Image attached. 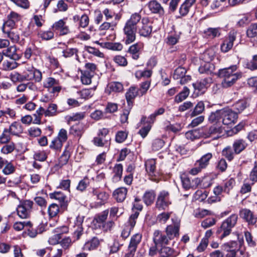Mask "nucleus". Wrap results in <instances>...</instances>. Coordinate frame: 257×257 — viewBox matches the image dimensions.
I'll use <instances>...</instances> for the list:
<instances>
[{"instance_id":"obj_1","label":"nucleus","mask_w":257,"mask_h":257,"mask_svg":"<svg viewBox=\"0 0 257 257\" xmlns=\"http://www.w3.org/2000/svg\"><path fill=\"white\" fill-rule=\"evenodd\" d=\"M141 18V15L139 13H135L131 16L130 19L126 22L123 28V32L125 36V43L126 44L132 43L136 40L137 24L142 20Z\"/></svg>"},{"instance_id":"obj_2","label":"nucleus","mask_w":257,"mask_h":257,"mask_svg":"<svg viewBox=\"0 0 257 257\" xmlns=\"http://www.w3.org/2000/svg\"><path fill=\"white\" fill-rule=\"evenodd\" d=\"M237 118L236 112L230 109H224L211 113L209 120L213 123L217 121L222 122L224 125H229L234 123Z\"/></svg>"},{"instance_id":"obj_3","label":"nucleus","mask_w":257,"mask_h":257,"mask_svg":"<svg viewBox=\"0 0 257 257\" xmlns=\"http://www.w3.org/2000/svg\"><path fill=\"white\" fill-rule=\"evenodd\" d=\"M237 66L233 65L228 68L219 71V76L222 79L221 85L224 88H228L233 85L242 76L241 72H236Z\"/></svg>"},{"instance_id":"obj_4","label":"nucleus","mask_w":257,"mask_h":257,"mask_svg":"<svg viewBox=\"0 0 257 257\" xmlns=\"http://www.w3.org/2000/svg\"><path fill=\"white\" fill-rule=\"evenodd\" d=\"M237 219V215L234 214L222 222L220 227L217 231V233L220 235V239L223 238L230 233L232 228L236 223Z\"/></svg>"},{"instance_id":"obj_5","label":"nucleus","mask_w":257,"mask_h":257,"mask_svg":"<svg viewBox=\"0 0 257 257\" xmlns=\"http://www.w3.org/2000/svg\"><path fill=\"white\" fill-rule=\"evenodd\" d=\"M33 206V201L29 200L21 202L17 208L18 215L21 218H29L31 215Z\"/></svg>"},{"instance_id":"obj_6","label":"nucleus","mask_w":257,"mask_h":257,"mask_svg":"<svg viewBox=\"0 0 257 257\" xmlns=\"http://www.w3.org/2000/svg\"><path fill=\"white\" fill-rule=\"evenodd\" d=\"M88 195L93 199L96 200L98 203L103 204L107 202L109 195L106 192L101 190L98 188H91Z\"/></svg>"},{"instance_id":"obj_7","label":"nucleus","mask_w":257,"mask_h":257,"mask_svg":"<svg viewBox=\"0 0 257 257\" xmlns=\"http://www.w3.org/2000/svg\"><path fill=\"white\" fill-rule=\"evenodd\" d=\"M43 86L47 89L50 93L55 94L59 93L61 90L59 81L53 77H47L43 81Z\"/></svg>"},{"instance_id":"obj_8","label":"nucleus","mask_w":257,"mask_h":257,"mask_svg":"<svg viewBox=\"0 0 257 257\" xmlns=\"http://www.w3.org/2000/svg\"><path fill=\"white\" fill-rule=\"evenodd\" d=\"M27 71L23 73L25 80H34L37 82H40L42 79V73L38 70L32 66L26 68Z\"/></svg>"},{"instance_id":"obj_9","label":"nucleus","mask_w":257,"mask_h":257,"mask_svg":"<svg viewBox=\"0 0 257 257\" xmlns=\"http://www.w3.org/2000/svg\"><path fill=\"white\" fill-rule=\"evenodd\" d=\"M171 204L169 193L168 191L163 190L158 195L156 206L160 209H166Z\"/></svg>"},{"instance_id":"obj_10","label":"nucleus","mask_w":257,"mask_h":257,"mask_svg":"<svg viewBox=\"0 0 257 257\" xmlns=\"http://www.w3.org/2000/svg\"><path fill=\"white\" fill-rule=\"evenodd\" d=\"M237 32L233 30L229 32L228 36L225 38L221 45V50L226 53L228 52L233 47V42L236 39Z\"/></svg>"},{"instance_id":"obj_11","label":"nucleus","mask_w":257,"mask_h":257,"mask_svg":"<svg viewBox=\"0 0 257 257\" xmlns=\"http://www.w3.org/2000/svg\"><path fill=\"white\" fill-rule=\"evenodd\" d=\"M139 215V212L136 211L130 216L127 222V226H126L121 232V236L123 238H126L130 235L131 230L134 228L136 223V220Z\"/></svg>"},{"instance_id":"obj_12","label":"nucleus","mask_w":257,"mask_h":257,"mask_svg":"<svg viewBox=\"0 0 257 257\" xmlns=\"http://www.w3.org/2000/svg\"><path fill=\"white\" fill-rule=\"evenodd\" d=\"M211 82V79L210 77L206 78L197 81L193 84V86L196 91L197 95L203 94L205 91L206 89L209 86Z\"/></svg>"},{"instance_id":"obj_13","label":"nucleus","mask_w":257,"mask_h":257,"mask_svg":"<svg viewBox=\"0 0 257 257\" xmlns=\"http://www.w3.org/2000/svg\"><path fill=\"white\" fill-rule=\"evenodd\" d=\"M169 239L166 235L163 234L159 230H155L153 234L154 243L158 244V246H163L169 244Z\"/></svg>"},{"instance_id":"obj_14","label":"nucleus","mask_w":257,"mask_h":257,"mask_svg":"<svg viewBox=\"0 0 257 257\" xmlns=\"http://www.w3.org/2000/svg\"><path fill=\"white\" fill-rule=\"evenodd\" d=\"M156 161L154 159H149L145 163L146 170L150 179L153 181H156V177L157 176L158 173L156 172Z\"/></svg>"},{"instance_id":"obj_15","label":"nucleus","mask_w":257,"mask_h":257,"mask_svg":"<svg viewBox=\"0 0 257 257\" xmlns=\"http://www.w3.org/2000/svg\"><path fill=\"white\" fill-rule=\"evenodd\" d=\"M142 27L139 29V33L140 35L144 37L149 36L152 31V26L151 23L148 18H143L142 19Z\"/></svg>"},{"instance_id":"obj_16","label":"nucleus","mask_w":257,"mask_h":257,"mask_svg":"<svg viewBox=\"0 0 257 257\" xmlns=\"http://www.w3.org/2000/svg\"><path fill=\"white\" fill-rule=\"evenodd\" d=\"M83 222V217L78 216L74 222L73 237L75 240H78L80 238V236L83 233V228L82 227V223Z\"/></svg>"},{"instance_id":"obj_17","label":"nucleus","mask_w":257,"mask_h":257,"mask_svg":"<svg viewBox=\"0 0 257 257\" xmlns=\"http://www.w3.org/2000/svg\"><path fill=\"white\" fill-rule=\"evenodd\" d=\"M54 31L57 32L60 35H66L69 33V29L66 23L63 20L55 22L52 26Z\"/></svg>"},{"instance_id":"obj_18","label":"nucleus","mask_w":257,"mask_h":257,"mask_svg":"<svg viewBox=\"0 0 257 257\" xmlns=\"http://www.w3.org/2000/svg\"><path fill=\"white\" fill-rule=\"evenodd\" d=\"M179 223H176L167 226L166 228V235L170 240L173 239L175 237L179 236Z\"/></svg>"},{"instance_id":"obj_19","label":"nucleus","mask_w":257,"mask_h":257,"mask_svg":"<svg viewBox=\"0 0 257 257\" xmlns=\"http://www.w3.org/2000/svg\"><path fill=\"white\" fill-rule=\"evenodd\" d=\"M180 179L181 180L182 186L185 189L195 187L200 182V180L198 179H195L192 181H191L189 177L185 173L181 174Z\"/></svg>"},{"instance_id":"obj_20","label":"nucleus","mask_w":257,"mask_h":257,"mask_svg":"<svg viewBox=\"0 0 257 257\" xmlns=\"http://www.w3.org/2000/svg\"><path fill=\"white\" fill-rule=\"evenodd\" d=\"M123 86L119 82H111L109 83L105 89V92L110 94L111 92H119L123 90Z\"/></svg>"},{"instance_id":"obj_21","label":"nucleus","mask_w":257,"mask_h":257,"mask_svg":"<svg viewBox=\"0 0 257 257\" xmlns=\"http://www.w3.org/2000/svg\"><path fill=\"white\" fill-rule=\"evenodd\" d=\"M3 54L14 60H18L21 58V55L18 53L15 46H12L3 50Z\"/></svg>"},{"instance_id":"obj_22","label":"nucleus","mask_w":257,"mask_h":257,"mask_svg":"<svg viewBox=\"0 0 257 257\" xmlns=\"http://www.w3.org/2000/svg\"><path fill=\"white\" fill-rule=\"evenodd\" d=\"M240 216L250 224H254L256 221V218L249 209H243L241 210L240 211Z\"/></svg>"},{"instance_id":"obj_23","label":"nucleus","mask_w":257,"mask_h":257,"mask_svg":"<svg viewBox=\"0 0 257 257\" xmlns=\"http://www.w3.org/2000/svg\"><path fill=\"white\" fill-rule=\"evenodd\" d=\"M127 189L125 187H120L116 190L113 193V196L114 199L119 202H123L126 196Z\"/></svg>"},{"instance_id":"obj_24","label":"nucleus","mask_w":257,"mask_h":257,"mask_svg":"<svg viewBox=\"0 0 257 257\" xmlns=\"http://www.w3.org/2000/svg\"><path fill=\"white\" fill-rule=\"evenodd\" d=\"M84 132L82 124L77 123L71 126L69 129V134L80 139Z\"/></svg>"},{"instance_id":"obj_25","label":"nucleus","mask_w":257,"mask_h":257,"mask_svg":"<svg viewBox=\"0 0 257 257\" xmlns=\"http://www.w3.org/2000/svg\"><path fill=\"white\" fill-rule=\"evenodd\" d=\"M148 7L152 13L163 15L164 9L161 4L155 0L151 1L148 4Z\"/></svg>"},{"instance_id":"obj_26","label":"nucleus","mask_w":257,"mask_h":257,"mask_svg":"<svg viewBox=\"0 0 257 257\" xmlns=\"http://www.w3.org/2000/svg\"><path fill=\"white\" fill-rule=\"evenodd\" d=\"M196 0H186L180 6L179 13L181 16H185L189 13L190 8L194 4Z\"/></svg>"},{"instance_id":"obj_27","label":"nucleus","mask_w":257,"mask_h":257,"mask_svg":"<svg viewBox=\"0 0 257 257\" xmlns=\"http://www.w3.org/2000/svg\"><path fill=\"white\" fill-rule=\"evenodd\" d=\"M100 244L98 238L94 237L84 244L83 249L86 250H92L96 249Z\"/></svg>"},{"instance_id":"obj_28","label":"nucleus","mask_w":257,"mask_h":257,"mask_svg":"<svg viewBox=\"0 0 257 257\" xmlns=\"http://www.w3.org/2000/svg\"><path fill=\"white\" fill-rule=\"evenodd\" d=\"M221 29L220 28H209L204 31L205 37L214 38L219 37L221 35Z\"/></svg>"},{"instance_id":"obj_29","label":"nucleus","mask_w":257,"mask_h":257,"mask_svg":"<svg viewBox=\"0 0 257 257\" xmlns=\"http://www.w3.org/2000/svg\"><path fill=\"white\" fill-rule=\"evenodd\" d=\"M143 47V44L142 43H137L130 46L128 52L132 55L134 59L137 60L139 58V52Z\"/></svg>"},{"instance_id":"obj_30","label":"nucleus","mask_w":257,"mask_h":257,"mask_svg":"<svg viewBox=\"0 0 257 257\" xmlns=\"http://www.w3.org/2000/svg\"><path fill=\"white\" fill-rule=\"evenodd\" d=\"M140 95L139 89L135 86H131L125 94V97L128 104L132 102L133 100L138 95Z\"/></svg>"},{"instance_id":"obj_31","label":"nucleus","mask_w":257,"mask_h":257,"mask_svg":"<svg viewBox=\"0 0 257 257\" xmlns=\"http://www.w3.org/2000/svg\"><path fill=\"white\" fill-rule=\"evenodd\" d=\"M122 171L123 167L121 164H117L114 166L113 169V173L114 174L112 177L113 182H117L121 179Z\"/></svg>"},{"instance_id":"obj_32","label":"nucleus","mask_w":257,"mask_h":257,"mask_svg":"<svg viewBox=\"0 0 257 257\" xmlns=\"http://www.w3.org/2000/svg\"><path fill=\"white\" fill-rule=\"evenodd\" d=\"M215 51L213 48H210L205 50L200 56L201 59L204 62L210 63L214 57Z\"/></svg>"},{"instance_id":"obj_33","label":"nucleus","mask_w":257,"mask_h":257,"mask_svg":"<svg viewBox=\"0 0 257 257\" xmlns=\"http://www.w3.org/2000/svg\"><path fill=\"white\" fill-rule=\"evenodd\" d=\"M247 146V144L243 140H237L234 141L233 148L235 154H238L243 151Z\"/></svg>"},{"instance_id":"obj_34","label":"nucleus","mask_w":257,"mask_h":257,"mask_svg":"<svg viewBox=\"0 0 257 257\" xmlns=\"http://www.w3.org/2000/svg\"><path fill=\"white\" fill-rule=\"evenodd\" d=\"M8 130L12 136H17L23 132L21 124L17 122H13Z\"/></svg>"},{"instance_id":"obj_35","label":"nucleus","mask_w":257,"mask_h":257,"mask_svg":"<svg viewBox=\"0 0 257 257\" xmlns=\"http://www.w3.org/2000/svg\"><path fill=\"white\" fill-rule=\"evenodd\" d=\"M212 157V154L211 153H207L196 161L197 165H199L203 169L205 168L209 164V160Z\"/></svg>"},{"instance_id":"obj_36","label":"nucleus","mask_w":257,"mask_h":257,"mask_svg":"<svg viewBox=\"0 0 257 257\" xmlns=\"http://www.w3.org/2000/svg\"><path fill=\"white\" fill-rule=\"evenodd\" d=\"M12 136L8 128H4L2 132L0 133V144H7L9 143L11 140Z\"/></svg>"},{"instance_id":"obj_37","label":"nucleus","mask_w":257,"mask_h":257,"mask_svg":"<svg viewBox=\"0 0 257 257\" xmlns=\"http://www.w3.org/2000/svg\"><path fill=\"white\" fill-rule=\"evenodd\" d=\"M159 252L161 257H173L176 255L173 249L166 245L161 246Z\"/></svg>"},{"instance_id":"obj_38","label":"nucleus","mask_w":257,"mask_h":257,"mask_svg":"<svg viewBox=\"0 0 257 257\" xmlns=\"http://www.w3.org/2000/svg\"><path fill=\"white\" fill-rule=\"evenodd\" d=\"M101 46L113 51H121L123 48L122 45L120 43L105 42L102 43Z\"/></svg>"},{"instance_id":"obj_39","label":"nucleus","mask_w":257,"mask_h":257,"mask_svg":"<svg viewBox=\"0 0 257 257\" xmlns=\"http://www.w3.org/2000/svg\"><path fill=\"white\" fill-rule=\"evenodd\" d=\"M216 123L211 125L209 129V134L210 135H220L223 131V128L220 125V122L215 121Z\"/></svg>"},{"instance_id":"obj_40","label":"nucleus","mask_w":257,"mask_h":257,"mask_svg":"<svg viewBox=\"0 0 257 257\" xmlns=\"http://www.w3.org/2000/svg\"><path fill=\"white\" fill-rule=\"evenodd\" d=\"M155 196L154 191H147L143 196V200L145 204L147 205H151L154 202Z\"/></svg>"},{"instance_id":"obj_41","label":"nucleus","mask_w":257,"mask_h":257,"mask_svg":"<svg viewBox=\"0 0 257 257\" xmlns=\"http://www.w3.org/2000/svg\"><path fill=\"white\" fill-rule=\"evenodd\" d=\"M59 212V206L56 203L51 204L48 208V213L50 218L56 217Z\"/></svg>"},{"instance_id":"obj_42","label":"nucleus","mask_w":257,"mask_h":257,"mask_svg":"<svg viewBox=\"0 0 257 257\" xmlns=\"http://www.w3.org/2000/svg\"><path fill=\"white\" fill-rule=\"evenodd\" d=\"M189 93V89L185 86L183 90L175 96V101L177 103L181 102L188 97Z\"/></svg>"},{"instance_id":"obj_43","label":"nucleus","mask_w":257,"mask_h":257,"mask_svg":"<svg viewBox=\"0 0 257 257\" xmlns=\"http://www.w3.org/2000/svg\"><path fill=\"white\" fill-rule=\"evenodd\" d=\"M70 152L69 150H65L59 159L58 166L60 167L66 165L70 158Z\"/></svg>"},{"instance_id":"obj_44","label":"nucleus","mask_w":257,"mask_h":257,"mask_svg":"<svg viewBox=\"0 0 257 257\" xmlns=\"http://www.w3.org/2000/svg\"><path fill=\"white\" fill-rule=\"evenodd\" d=\"M142 235L140 233H136L134 235L131 239L129 244L130 246L137 249L138 244L140 243L142 239Z\"/></svg>"},{"instance_id":"obj_45","label":"nucleus","mask_w":257,"mask_h":257,"mask_svg":"<svg viewBox=\"0 0 257 257\" xmlns=\"http://www.w3.org/2000/svg\"><path fill=\"white\" fill-rule=\"evenodd\" d=\"M92 76L93 74H91V72L87 70H85L83 72H82V75L81 77L82 83L85 85L90 84Z\"/></svg>"},{"instance_id":"obj_46","label":"nucleus","mask_w":257,"mask_h":257,"mask_svg":"<svg viewBox=\"0 0 257 257\" xmlns=\"http://www.w3.org/2000/svg\"><path fill=\"white\" fill-rule=\"evenodd\" d=\"M18 65L15 61H5L2 65V69L5 71H10L16 68Z\"/></svg>"},{"instance_id":"obj_47","label":"nucleus","mask_w":257,"mask_h":257,"mask_svg":"<svg viewBox=\"0 0 257 257\" xmlns=\"http://www.w3.org/2000/svg\"><path fill=\"white\" fill-rule=\"evenodd\" d=\"M234 151L233 152L231 148L229 146L226 147L223 149L222 155L226 158L228 161H231L234 158Z\"/></svg>"},{"instance_id":"obj_48","label":"nucleus","mask_w":257,"mask_h":257,"mask_svg":"<svg viewBox=\"0 0 257 257\" xmlns=\"http://www.w3.org/2000/svg\"><path fill=\"white\" fill-rule=\"evenodd\" d=\"M247 106V103L245 100H239L236 102L233 106V109L238 112H240L243 110Z\"/></svg>"},{"instance_id":"obj_49","label":"nucleus","mask_w":257,"mask_h":257,"mask_svg":"<svg viewBox=\"0 0 257 257\" xmlns=\"http://www.w3.org/2000/svg\"><path fill=\"white\" fill-rule=\"evenodd\" d=\"M113 61L118 66L125 67L127 65V61L124 56L116 55L113 58Z\"/></svg>"},{"instance_id":"obj_50","label":"nucleus","mask_w":257,"mask_h":257,"mask_svg":"<svg viewBox=\"0 0 257 257\" xmlns=\"http://www.w3.org/2000/svg\"><path fill=\"white\" fill-rule=\"evenodd\" d=\"M110 139H104L101 137L98 136V137H95L93 140V143L94 145L97 147H103L105 145H107Z\"/></svg>"},{"instance_id":"obj_51","label":"nucleus","mask_w":257,"mask_h":257,"mask_svg":"<svg viewBox=\"0 0 257 257\" xmlns=\"http://www.w3.org/2000/svg\"><path fill=\"white\" fill-rule=\"evenodd\" d=\"M246 35L249 38H253L257 36V23L252 24L249 26L246 31Z\"/></svg>"},{"instance_id":"obj_52","label":"nucleus","mask_w":257,"mask_h":257,"mask_svg":"<svg viewBox=\"0 0 257 257\" xmlns=\"http://www.w3.org/2000/svg\"><path fill=\"white\" fill-rule=\"evenodd\" d=\"M8 34V37L14 43L19 42L20 40V35L16 30H11L8 32H5Z\"/></svg>"},{"instance_id":"obj_53","label":"nucleus","mask_w":257,"mask_h":257,"mask_svg":"<svg viewBox=\"0 0 257 257\" xmlns=\"http://www.w3.org/2000/svg\"><path fill=\"white\" fill-rule=\"evenodd\" d=\"M15 149V145L14 143H8L4 146L1 150L2 154H8L13 152Z\"/></svg>"},{"instance_id":"obj_54","label":"nucleus","mask_w":257,"mask_h":257,"mask_svg":"<svg viewBox=\"0 0 257 257\" xmlns=\"http://www.w3.org/2000/svg\"><path fill=\"white\" fill-rule=\"evenodd\" d=\"M24 75L21 74L17 72L12 73L10 75V78L14 83L25 81Z\"/></svg>"},{"instance_id":"obj_55","label":"nucleus","mask_w":257,"mask_h":257,"mask_svg":"<svg viewBox=\"0 0 257 257\" xmlns=\"http://www.w3.org/2000/svg\"><path fill=\"white\" fill-rule=\"evenodd\" d=\"M205 108L204 104L202 101L199 102L195 107L194 110L191 113L192 116H195L202 113Z\"/></svg>"},{"instance_id":"obj_56","label":"nucleus","mask_w":257,"mask_h":257,"mask_svg":"<svg viewBox=\"0 0 257 257\" xmlns=\"http://www.w3.org/2000/svg\"><path fill=\"white\" fill-rule=\"evenodd\" d=\"M186 73V70L184 68L182 67H179L175 70L173 74V78L175 79H180L185 76Z\"/></svg>"},{"instance_id":"obj_57","label":"nucleus","mask_w":257,"mask_h":257,"mask_svg":"<svg viewBox=\"0 0 257 257\" xmlns=\"http://www.w3.org/2000/svg\"><path fill=\"white\" fill-rule=\"evenodd\" d=\"M212 68L213 66L210 63L205 62L200 66L198 70L200 73H209L212 71Z\"/></svg>"},{"instance_id":"obj_58","label":"nucleus","mask_w":257,"mask_h":257,"mask_svg":"<svg viewBox=\"0 0 257 257\" xmlns=\"http://www.w3.org/2000/svg\"><path fill=\"white\" fill-rule=\"evenodd\" d=\"M57 106L55 104H50L45 112L46 116H52L56 114Z\"/></svg>"},{"instance_id":"obj_59","label":"nucleus","mask_w":257,"mask_h":257,"mask_svg":"<svg viewBox=\"0 0 257 257\" xmlns=\"http://www.w3.org/2000/svg\"><path fill=\"white\" fill-rule=\"evenodd\" d=\"M6 166L3 170V172L5 175H10L13 173L15 170L14 166L10 162L5 161Z\"/></svg>"},{"instance_id":"obj_60","label":"nucleus","mask_w":257,"mask_h":257,"mask_svg":"<svg viewBox=\"0 0 257 257\" xmlns=\"http://www.w3.org/2000/svg\"><path fill=\"white\" fill-rule=\"evenodd\" d=\"M151 81H146L141 83L140 88L139 89V92L141 96L146 93L147 91L150 87Z\"/></svg>"},{"instance_id":"obj_61","label":"nucleus","mask_w":257,"mask_h":257,"mask_svg":"<svg viewBox=\"0 0 257 257\" xmlns=\"http://www.w3.org/2000/svg\"><path fill=\"white\" fill-rule=\"evenodd\" d=\"M94 89H84L82 90L80 92V95L82 98L84 99H88L91 97L94 94Z\"/></svg>"},{"instance_id":"obj_62","label":"nucleus","mask_w":257,"mask_h":257,"mask_svg":"<svg viewBox=\"0 0 257 257\" xmlns=\"http://www.w3.org/2000/svg\"><path fill=\"white\" fill-rule=\"evenodd\" d=\"M127 137V133L125 131H119L115 135V141L118 143L123 142Z\"/></svg>"},{"instance_id":"obj_63","label":"nucleus","mask_w":257,"mask_h":257,"mask_svg":"<svg viewBox=\"0 0 257 257\" xmlns=\"http://www.w3.org/2000/svg\"><path fill=\"white\" fill-rule=\"evenodd\" d=\"M15 26V24L10 19H8V20L3 24L2 31L4 33L8 32L9 31L13 30Z\"/></svg>"},{"instance_id":"obj_64","label":"nucleus","mask_w":257,"mask_h":257,"mask_svg":"<svg viewBox=\"0 0 257 257\" xmlns=\"http://www.w3.org/2000/svg\"><path fill=\"white\" fill-rule=\"evenodd\" d=\"M39 36L45 40H49L54 37V33L51 31L40 32Z\"/></svg>"}]
</instances>
